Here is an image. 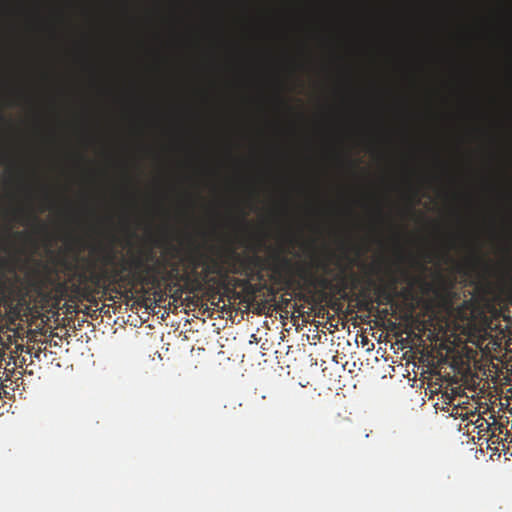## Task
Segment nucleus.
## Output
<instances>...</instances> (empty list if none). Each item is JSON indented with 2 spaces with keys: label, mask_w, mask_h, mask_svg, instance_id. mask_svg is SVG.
<instances>
[{
  "label": "nucleus",
  "mask_w": 512,
  "mask_h": 512,
  "mask_svg": "<svg viewBox=\"0 0 512 512\" xmlns=\"http://www.w3.org/2000/svg\"><path fill=\"white\" fill-rule=\"evenodd\" d=\"M262 241L253 249L254 253L243 257L233 246L221 249L217 256L203 252L199 246L191 241L184 253L180 256V263L184 272L180 273L179 264L170 265L166 270L165 264L156 257L152 250L134 256L130 262L123 260L116 265V251L112 246H99L92 250L96 253L92 262V300L97 296H106L110 292H116L115 285L135 284L152 286L153 289L171 293L172 298H181L184 290L180 282H184L188 292H199L206 285L220 284L228 280L232 275H244L252 278L257 275L263 279L262 271L269 270L272 273V281L277 284L291 286L295 278L317 284L323 289H331L332 282H336L338 291H345L352 282L357 286V275L352 271L351 265H345L341 260H335L336 272L331 267L333 254L325 258H312L311 268L322 274L314 275L311 270L299 262H293L292 258L280 252L271 254V261L257 254Z\"/></svg>",
  "instance_id": "nucleus-1"
},
{
  "label": "nucleus",
  "mask_w": 512,
  "mask_h": 512,
  "mask_svg": "<svg viewBox=\"0 0 512 512\" xmlns=\"http://www.w3.org/2000/svg\"><path fill=\"white\" fill-rule=\"evenodd\" d=\"M374 282L372 280L368 281V285L364 286L360 292L358 300V308L365 311H370L372 309L374 299L371 295V285H373Z\"/></svg>",
  "instance_id": "nucleus-2"
},
{
  "label": "nucleus",
  "mask_w": 512,
  "mask_h": 512,
  "mask_svg": "<svg viewBox=\"0 0 512 512\" xmlns=\"http://www.w3.org/2000/svg\"><path fill=\"white\" fill-rule=\"evenodd\" d=\"M374 294L376 296L374 302H377L378 304H388L393 300V295L390 291V288H387L386 285L375 286Z\"/></svg>",
  "instance_id": "nucleus-3"
},
{
  "label": "nucleus",
  "mask_w": 512,
  "mask_h": 512,
  "mask_svg": "<svg viewBox=\"0 0 512 512\" xmlns=\"http://www.w3.org/2000/svg\"><path fill=\"white\" fill-rule=\"evenodd\" d=\"M15 215L17 216V219L20 221V223L22 224H28V221L29 220H33L37 223V227L38 229H44L45 228V224L41 222V220L36 216V215H33L31 213H28V212H25L23 209H18L15 211Z\"/></svg>",
  "instance_id": "nucleus-4"
},
{
  "label": "nucleus",
  "mask_w": 512,
  "mask_h": 512,
  "mask_svg": "<svg viewBox=\"0 0 512 512\" xmlns=\"http://www.w3.org/2000/svg\"><path fill=\"white\" fill-rule=\"evenodd\" d=\"M467 266L471 269H476L478 267H483L485 270L489 269L488 263L484 260L483 256L480 254L478 250H475L473 254L466 261Z\"/></svg>",
  "instance_id": "nucleus-5"
},
{
  "label": "nucleus",
  "mask_w": 512,
  "mask_h": 512,
  "mask_svg": "<svg viewBox=\"0 0 512 512\" xmlns=\"http://www.w3.org/2000/svg\"><path fill=\"white\" fill-rule=\"evenodd\" d=\"M237 410L236 404H225L222 409L218 411V418L221 420H230L235 417V411Z\"/></svg>",
  "instance_id": "nucleus-6"
},
{
  "label": "nucleus",
  "mask_w": 512,
  "mask_h": 512,
  "mask_svg": "<svg viewBox=\"0 0 512 512\" xmlns=\"http://www.w3.org/2000/svg\"><path fill=\"white\" fill-rule=\"evenodd\" d=\"M11 162V157L9 153L0 147V163L3 165L9 164Z\"/></svg>",
  "instance_id": "nucleus-7"
},
{
  "label": "nucleus",
  "mask_w": 512,
  "mask_h": 512,
  "mask_svg": "<svg viewBox=\"0 0 512 512\" xmlns=\"http://www.w3.org/2000/svg\"><path fill=\"white\" fill-rule=\"evenodd\" d=\"M235 283L238 286H244V285L249 284V281H248V279H238V278H236L235 279Z\"/></svg>",
  "instance_id": "nucleus-8"
},
{
  "label": "nucleus",
  "mask_w": 512,
  "mask_h": 512,
  "mask_svg": "<svg viewBox=\"0 0 512 512\" xmlns=\"http://www.w3.org/2000/svg\"><path fill=\"white\" fill-rule=\"evenodd\" d=\"M169 249L172 251L171 256L176 257L178 255L179 249L175 246H170Z\"/></svg>",
  "instance_id": "nucleus-9"
},
{
  "label": "nucleus",
  "mask_w": 512,
  "mask_h": 512,
  "mask_svg": "<svg viewBox=\"0 0 512 512\" xmlns=\"http://www.w3.org/2000/svg\"><path fill=\"white\" fill-rule=\"evenodd\" d=\"M15 236L19 239L27 237V235L24 232H18L15 234Z\"/></svg>",
  "instance_id": "nucleus-10"
},
{
  "label": "nucleus",
  "mask_w": 512,
  "mask_h": 512,
  "mask_svg": "<svg viewBox=\"0 0 512 512\" xmlns=\"http://www.w3.org/2000/svg\"><path fill=\"white\" fill-rule=\"evenodd\" d=\"M506 255L508 256V258H510V260L512 261V254L510 252L509 249H506Z\"/></svg>",
  "instance_id": "nucleus-11"
},
{
  "label": "nucleus",
  "mask_w": 512,
  "mask_h": 512,
  "mask_svg": "<svg viewBox=\"0 0 512 512\" xmlns=\"http://www.w3.org/2000/svg\"><path fill=\"white\" fill-rule=\"evenodd\" d=\"M59 289H60L61 291H64V290L66 289L65 284L60 283V284H59Z\"/></svg>",
  "instance_id": "nucleus-12"
},
{
  "label": "nucleus",
  "mask_w": 512,
  "mask_h": 512,
  "mask_svg": "<svg viewBox=\"0 0 512 512\" xmlns=\"http://www.w3.org/2000/svg\"><path fill=\"white\" fill-rule=\"evenodd\" d=\"M4 121H5V119H4V117L2 116V114L0 113V123H2V122H4Z\"/></svg>",
  "instance_id": "nucleus-13"
},
{
  "label": "nucleus",
  "mask_w": 512,
  "mask_h": 512,
  "mask_svg": "<svg viewBox=\"0 0 512 512\" xmlns=\"http://www.w3.org/2000/svg\"><path fill=\"white\" fill-rule=\"evenodd\" d=\"M1 241H2V238H1V236H0V242H1Z\"/></svg>",
  "instance_id": "nucleus-14"
}]
</instances>
